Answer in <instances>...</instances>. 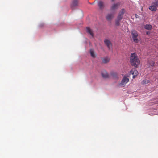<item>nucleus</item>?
<instances>
[{
    "label": "nucleus",
    "mask_w": 158,
    "mask_h": 158,
    "mask_svg": "<svg viewBox=\"0 0 158 158\" xmlns=\"http://www.w3.org/2000/svg\"><path fill=\"white\" fill-rule=\"evenodd\" d=\"M104 43L106 45L109 49H110L112 47V44L111 42L108 40H106L104 41Z\"/></svg>",
    "instance_id": "9d476101"
},
{
    "label": "nucleus",
    "mask_w": 158,
    "mask_h": 158,
    "mask_svg": "<svg viewBox=\"0 0 158 158\" xmlns=\"http://www.w3.org/2000/svg\"><path fill=\"white\" fill-rule=\"evenodd\" d=\"M90 52L91 56L93 58H95L96 57V56L95 54H94V50L92 49H90Z\"/></svg>",
    "instance_id": "f3484780"
},
{
    "label": "nucleus",
    "mask_w": 158,
    "mask_h": 158,
    "mask_svg": "<svg viewBox=\"0 0 158 158\" xmlns=\"http://www.w3.org/2000/svg\"><path fill=\"white\" fill-rule=\"evenodd\" d=\"M131 34L133 41L135 43H138L139 42V40L137 38L138 36V34L137 32L134 30L131 31Z\"/></svg>",
    "instance_id": "f03ea898"
},
{
    "label": "nucleus",
    "mask_w": 158,
    "mask_h": 158,
    "mask_svg": "<svg viewBox=\"0 0 158 158\" xmlns=\"http://www.w3.org/2000/svg\"><path fill=\"white\" fill-rule=\"evenodd\" d=\"M121 20L116 19L115 20V24L117 26H119L120 25Z\"/></svg>",
    "instance_id": "6ab92c4d"
},
{
    "label": "nucleus",
    "mask_w": 158,
    "mask_h": 158,
    "mask_svg": "<svg viewBox=\"0 0 158 158\" xmlns=\"http://www.w3.org/2000/svg\"><path fill=\"white\" fill-rule=\"evenodd\" d=\"M102 75L104 78H107L109 77V75L107 72L105 70L103 71L102 73Z\"/></svg>",
    "instance_id": "9b49d317"
},
{
    "label": "nucleus",
    "mask_w": 158,
    "mask_h": 158,
    "mask_svg": "<svg viewBox=\"0 0 158 158\" xmlns=\"http://www.w3.org/2000/svg\"><path fill=\"white\" fill-rule=\"evenodd\" d=\"M111 76L114 78H117V74L116 73L113 72L111 74Z\"/></svg>",
    "instance_id": "a211bd4d"
},
{
    "label": "nucleus",
    "mask_w": 158,
    "mask_h": 158,
    "mask_svg": "<svg viewBox=\"0 0 158 158\" xmlns=\"http://www.w3.org/2000/svg\"><path fill=\"white\" fill-rule=\"evenodd\" d=\"M150 82V81L149 80H143L142 82V84H148Z\"/></svg>",
    "instance_id": "aec40b11"
},
{
    "label": "nucleus",
    "mask_w": 158,
    "mask_h": 158,
    "mask_svg": "<svg viewBox=\"0 0 158 158\" xmlns=\"http://www.w3.org/2000/svg\"><path fill=\"white\" fill-rule=\"evenodd\" d=\"M123 17L118 15L116 19L121 20L122 19Z\"/></svg>",
    "instance_id": "412c9836"
},
{
    "label": "nucleus",
    "mask_w": 158,
    "mask_h": 158,
    "mask_svg": "<svg viewBox=\"0 0 158 158\" xmlns=\"http://www.w3.org/2000/svg\"><path fill=\"white\" fill-rule=\"evenodd\" d=\"M158 6V1H156L155 2H153L151 6L149 7V9L152 11H155Z\"/></svg>",
    "instance_id": "7ed1b4c3"
},
{
    "label": "nucleus",
    "mask_w": 158,
    "mask_h": 158,
    "mask_svg": "<svg viewBox=\"0 0 158 158\" xmlns=\"http://www.w3.org/2000/svg\"><path fill=\"white\" fill-rule=\"evenodd\" d=\"M129 81V79L126 77H124L121 81L120 85L123 86L125 85Z\"/></svg>",
    "instance_id": "6e6552de"
},
{
    "label": "nucleus",
    "mask_w": 158,
    "mask_h": 158,
    "mask_svg": "<svg viewBox=\"0 0 158 158\" xmlns=\"http://www.w3.org/2000/svg\"><path fill=\"white\" fill-rule=\"evenodd\" d=\"M78 0H73L71 4V8L73 9L74 8L78 5Z\"/></svg>",
    "instance_id": "0eeeda50"
},
{
    "label": "nucleus",
    "mask_w": 158,
    "mask_h": 158,
    "mask_svg": "<svg viewBox=\"0 0 158 158\" xmlns=\"http://www.w3.org/2000/svg\"><path fill=\"white\" fill-rule=\"evenodd\" d=\"M135 16L136 18H138L139 17V16L137 14H135Z\"/></svg>",
    "instance_id": "b1692460"
},
{
    "label": "nucleus",
    "mask_w": 158,
    "mask_h": 158,
    "mask_svg": "<svg viewBox=\"0 0 158 158\" xmlns=\"http://www.w3.org/2000/svg\"><path fill=\"white\" fill-rule=\"evenodd\" d=\"M131 74L133 75V78H135V76H137L138 74V71L135 69H133L130 71Z\"/></svg>",
    "instance_id": "423d86ee"
},
{
    "label": "nucleus",
    "mask_w": 158,
    "mask_h": 158,
    "mask_svg": "<svg viewBox=\"0 0 158 158\" xmlns=\"http://www.w3.org/2000/svg\"><path fill=\"white\" fill-rule=\"evenodd\" d=\"M114 17V14L113 13L108 14L106 17V19L108 21L111 20Z\"/></svg>",
    "instance_id": "1a4fd4ad"
},
{
    "label": "nucleus",
    "mask_w": 158,
    "mask_h": 158,
    "mask_svg": "<svg viewBox=\"0 0 158 158\" xmlns=\"http://www.w3.org/2000/svg\"><path fill=\"white\" fill-rule=\"evenodd\" d=\"M44 23H41L39 25V26L40 27H44Z\"/></svg>",
    "instance_id": "4be33fe9"
},
{
    "label": "nucleus",
    "mask_w": 158,
    "mask_h": 158,
    "mask_svg": "<svg viewBox=\"0 0 158 158\" xmlns=\"http://www.w3.org/2000/svg\"><path fill=\"white\" fill-rule=\"evenodd\" d=\"M110 60V58L108 57H106L102 59V62L104 64H106L108 63L109 62Z\"/></svg>",
    "instance_id": "f8f14e48"
},
{
    "label": "nucleus",
    "mask_w": 158,
    "mask_h": 158,
    "mask_svg": "<svg viewBox=\"0 0 158 158\" xmlns=\"http://www.w3.org/2000/svg\"><path fill=\"white\" fill-rule=\"evenodd\" d=\"M86 31L88 33H89L92 36V37H93V33L92 32V30L90 29V28L89 27H86Z\"/></svg>",
    "instance_id": "ddd939ff"
},
{
    "label": "nucleus",
    "mask_w": 158,
    "mask_h": 158,
    "mask_svg": "<svg viewBox=\"0 0 158 158\" xmlns=\"http://www.w3.org/2000/svg\"><path fill=\"white\" fill-rule=\"evenodd\" d=\"M154 62L153 61H149L148 62V66L150 67L154 66Z\"/></svg>",
    "instance_id": "2eb2a0df"
},
{
    "label": "nucleus",
    "mask_w": 158,
    "mask_h": 158,
    "mask_svg": "<svg viewBox=\"0 0 158 158\" xmlns=\"http://www.w3.org/2000/svg\"><path fill=\"white\" fill-rule=\"evenodd\" d=\"M125 12V10L124 9H122L119 12L118 15L123 17V15Z\"/></svg>",
    "instance_id": "dca6fc26"
},
{
    "label": "nucleus",
    "mask_w": 158,
    "mask_h": 158,
    "mask_svg": "<svg viewBox=\"0 0 158 158\" xmlns=\"http://www.w3.org/2000/svg\"><path fill=\"white\" fill-rule=\"evenodd\" d=\"M146 34L148 35H150V32H146Z\"/></svg>",
    "instance_id": "5701e85b"
},
{
    "label": "nucleus",
    "mask_w": 158,
    "mask_h": 158,
    "mask_svg": "<svg viewBox=\"0 0 158 158\" xmlns=\"http://www.w3.org/2000/svg\"><path fill=\"white\" fill-rule=\"evenodd\" d=\"M120 5L119 3H113L110 7V10L112 12H115L119 8Z\"/></svg>",
    "instance_id": "20e7f679"
},
{
    "label": "nucleus",
    "mask_w": 158,
    "mask_h": 158,
    "mask_svg": "<svg viewBox=\"0 0 158 158\" xmlns=\"http://www.w3.org/2000/svg\"><path fill=\"white\" fill-rule=\"evenodd\" d=\"M112 2H113L114 1V0H111Z\"/></svg>",
    "instance_id": "393cba45"
},
{
    "label": "nucleus",
    "mask_w": 158,
    "mask_h": 158,
    "mask_svg": "<svg viewBox=\"0 0 158 158\" xmlns=\"http://www.w3.org/2000/svg\"><path fill=\"white\" fill-rule=\"evenodd\" d=\"M144 28L147 30H150L152 29V27L150 24H146L145 25Z\"/></svg>",
    "instance_id": "4468645a"
},
{
    "label": "nucleus",
    "mask_w": 158,
    "mask_h": 158,
    "mask_svg": "<svg viewBox=\"0 0 158 158\" xmlns=\"http://www.w3.org/2000/svg\"><path fill=\"white\" fill-rule=\"evenodd\" d=\"M98 5L100 10H102L104 9L105 6L103 2L102 1H98Z\"/></svg>",
    "instance_id": "39448f33"
},
{
    "label": "nucleus",
    "mask_w": 158,
    "mask_h": 158,
    "mask_svg": "<svg viewBox=\"0 0 158 158\" xmlns=\"http://www.w3.org/2000/svg\"><path fill=\"white\" fill-rule=\"evenodd\" d=\"M130 61L131 65L137 68L140 64V61L135 53L131 54Z\"/></svg>",
    "instance_id": "f257e3e1"
}]
</instances>
